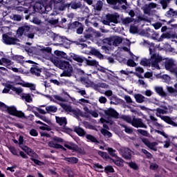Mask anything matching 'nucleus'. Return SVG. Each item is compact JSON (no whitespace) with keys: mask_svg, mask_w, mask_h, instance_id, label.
Returning <instances> with one entry per match:
<instances>
[{"mask_svg":"<svg viewBox=\"0 0 177 177\" xmlns=\"http://www.w3.org/2000/svg\"><path fill=\"white\" fill-rule=\"evenodd\" d=\"M129 167L131 168V169H134V171H138L139 169V166L135 162H127Z\"/></svg>","mask_w":177,"mask_h":177,"instance_id":"a18cd8bd","label":"nucleus"},{"mask_svg":"<svg viewBox=\"0 0 177 177\" xmlns=\"http://www.w3.org/2000/svg\"><path fill=\"white\" fill-rule=\"evenodd\" d=\"M154 91L159 95V96H161L162 97H167V95L165 91H164V88H162V86H155Z\"/></svg>","mask_w":177,"mask_h":177,"instance_id":"412c9836","label":"nucleus"},{"mask_svg":"<svg viewBox=\"0 0 177 177\" xmlns=\"http://www.w3.org/2000/svg\"><path fill=\"white\" fill-rule=\"evenodd\" d=\"M83 125L86 129H93L94 127L88 122H83Z\"/></svg>","mask_w":177,"mask_h":177,"instance_id":"69168bd1","label":"nucleus"},{"mask_svg":"<svg viewBox=\"0 0 177 177\" xmlns=\"http://www.w3.org/2000/svg\"><path fill=\"white\" fill-rule=\"evenodd\" d=\"M140 78L141 79H139L137 82L138 85L139 86H142L143 88H147V84L146 83L145 80H143V77L141 76Z\"/></svg>","mask_w":177,"mask_h":177,"instance_id":"a19ab883","label":"nucleus"},{"mask_svg":"<svg viewBox=\"0 0 177 177\" xmlns=\"http://www.w3.org/2000/svg\"><path fill=\"white\" fill-rule=\"evenodd\" d=\"M132 151L129 148L122 147L119 149V153L124 160H131L132 158Z\"/></svg>","mask_w":177,"mask_h":177,"instance_id":"f8f14e48","label":"nucleus"},{"mask_svg":"<svg viewBox=\"0 0 177 177\" xmlns=\"http://www.w3.org/2000/svg\"><path fill=\"white\" fill-rule=\"evenodd\" d=\"M136 75H137V77H138V78H141L142 75L140 74H143V73H145V70L140 66L136 67Z\"/></svg>","mask_w":177,"mask_h":177,"instance_id":"ea45409f","label":"nucleus"},{"mask_svg":"<svg viewBox=\"0 0 177 177\" xmlns=\"http://www.w3.org/2000/svg\"><path fill=\"white\" fill-rule=\"evenodd\" d=\"M118 19H120V15L117 13L107 14L105 19L102 20V23L105 26H110V23L117 24L118 23Z\"/></svg>","mask_w":177,"mask_h":177,"instance_id":"39448f33","label":"nucleus"},{"mask_svg":"<svg viewBox=\"0 0 177 177\" xmlns=\"http://www.w3.org/2000/svg\"><path fill=\"white\" fill-rule=\"evenodd\" d=\"M50 61L55 67L63 70V72L60 74V77H71L73 75L74 69L73 68V65L68 61L62 60L57 57H51Z\"/></svg>","mask_w":177,"mask_h":177,"instance_id":"f03ea898","label":"nucleus"},{"mask_svg":"<svg viewBox=\"0 0 177 177\" xmlns=\"http://www.w3.org/2000/svg\"><path fill=\"white\" fill-rule=\"evenodd\" d=\"M74 132H75L78 136H82V138L86 135V131H85V130L80 127H74Z\"/></svg>","mask_w":177,"mask_h":177,"instance_id":"a211bd4d","label":"nucleus"},{"mask_svg":"<svg viewBox=\"0 0 177 177\" xmlns=\"http://www.w3.org/2000/svg\"><path fill=\"white\" fill-rule=\"evenodd\" d=\"M16 10L18 13H27V9L24 8L22 6L17 7Z\"/></svg>","mask_w":177,"mask_h":177,"instance_id":"4d7b16f0","label":"nucleus"},{"mask_svg":"<svg viewBox=\"0 0 177 177\" xmlns=\"http://www.w3.org/2000/svg\"><path fill=\"white\" fill-rule=\"evenodd\" d=\"M71 113H72V114H73V115H75L76 118H78V117L80 116L82 117V111L79 109H75L72 108V109L71 110Z\"/></svg>","mask_w":177,"mask_h":177,"instance_id":"c756f323","label":"nucleus"},{"mask_svg":"<svg viewBox=\"0 0 177 177\" xmlns=\"http://www.w3.org/2000/svg\"><path fill=\"white\" fill-rule=\"evenodd\" d=\"M32 23H33L34 24H37V26H39V24H41V23L42 22L41 21V19H39V18L35 17L32 20Z\"/></svg>","mask_w":177,"mask_h":177,"instance_id":"0e129e2a","label":"nucleus"},{"mask_svg":"<svg viewBox=\"0 0 177 177\" xmlns=\"http://www.w3.org/2000/svg\"><path fill=\"white\" fill-rule=\"evenodd\" d=\"M115 158L116 159L114 163L115 165H117V167H124V163L125 161H124V160L119 156L116 157Z\"/></svg>","mask_w":177,"mask_h":177,"instance_id":"473e14b6","label":"nucleus"},{"mask_svg":"<svg viewBox=\"0 0 177 177\" xmlns=\"http://www.w3.org/2000/svg\"><path fill=\"white\" fill-rule=\"evenodd\" d=\"M57 124H59L60 127H66L67 125V118L66 117L55 116Z\"/></svg>","mask_w":177,"mask_h":177,"instance_id":"f3484780","label":"nucleus"},{"mask_svg":"<svg viewBox=\"0 0 177 177\" xmlns=\"http://www.w3.org/2000/svg\"><path fill=\"white\" fill-rule=\"evenodd\" d=\"M142 10H143L145 15H147L150 16L151 15V10L148 4H145L143 7L141 8Z\"/></svg>","mask_w":177,"mask_h":177,"instance_id":"c9c22d12","label":"nucleus"},{"mask_svg":"<svg viewBox=\"0 0 177 177\" xmlns=\"http://www.w3.org/2000/svg\"><path fill=\"white\" fill-rule=\"evenodd\" d=\"M174 13L175 10L173 8H169V10L167 12L166 15L167 17H174Z\"/></svg>","mask_w":177,"mask_h":177,"instance_id":"680f3d73","label":"nucleus"},{"mask_svg":"<svg viewBox=\"0 0 177 177\" xmlns=\"http://www.w3.org/2000/svg\"><path fill=\"white\" fill-rule=\"evenodd\" d=\"M28 31H30L28 32ZM26 32H28L26 36L27 37V38L30 39H34V37L35 36V32H34V30H31V28L28 26H23L19 27L17 30V35L18 37H22V35L24 34H26Z\"/></svg>","mask_w":177,"mask_h":177,"instance_id":"20e7f679","label":"nucleus"},{"mask_svg":"<svg viewBox=\"0 0 177 177\" xmlns=\"http://www.w3.org/2000/svg\"><path fill=\"white\" fill-rule=\"evenodd\" d=\"M9 151H10V153H12V154H13V156H19V153L17 152V149H16V148L15 147H8Z\"/></svg>","mask_w":177,"mask_h":177,"instance_id":"8fccbe9b","label":"nucleus"},{"mask_svg":"<svg viewBox=\"0 0 177 177\" xmlns=\"http://www.w3.org/2000/svg\"><path fill=\"white\" fill-rule=\"evenodd\" d=\"M21 99L25 100L27 103H31V102H32V97H31L30 93H23L21 95Z\"/></svg>","mask_w":177,"mask_h":177,"instance_id":"b1692460","label":"nucleus"},{"mask_svg":"<svg viewBox=\"0 0 177 177\" xmlns=\"http://www.w3.org/2000/svg\"><path fill=\"white\" fill-rule=\"evenodd\" d=\"M59 106H61L62 109L64 110L66 113H71L73 107H71L70 105H68L67 104H64L63 102L59 103Z\"/></svg>","mask_w":177,"mask_h":177,"instance_id":"2f4dec72","label":"nucleus"},{"mask_svg":"<svg viewBox=\"0 0 177 177\" xmlns=\"http://www.w3.org/2000/svg\"><path fill=\"white\" fill-rule=\"evenodd\" d=\"M121 127H122V128H124L126 133H132L133 132V130H132L131 127H128L124 124H121Z\"/></svg>","mask_w":177,"mask_h":177,"instance_id":"13d9d810","label":"nucleus"},{"mask_svg":"<svg viewBox=\"0 0 177 177\" xmlns=\"http://www.w3.org/2000/svg\"><path fill=\"white\" fill-rule=\"evenodd\" d=\"M127 64L129 66V67H136V63L133 62V59H128Z\"/></svg>","mask_w":177,"mask_h":177,"instance_id":"bf43d9fd","label":"nucleus"},{"mask_svg":"<svg viewBox=\"0 0 177 177\" xmlns=\"http://www.w3.org/2000/svg\"><path fill=\"white\" fill-rule=\"evenodd\" d=\"M171 33L169 32H165V33H162L161 35V36L160 37V38L158 39V41L161 42V41H164V39H169V38H171Z\"/></svg>","mask_w":177,"mask_h":177,"instance_id":"58836bf2","label":"nucleus"},{"mask_svg":"<svg viewBox=\"0 0 177 177\" xmlns=\"http://www.w3.org/2000/svg\"><path fill=\"white\" fill-rule=\"evenodd\" d=\"M104 171L105 172H111V173L115 172L114 168H113V166H110V165L106 166L104 167Z\"/></svg>","mask_w":177,"mask_h":177,"instance_id":"e2e57ef3","label":"nucleus"},{"mask_svg":"<svg viewBox=\"0 0 177 177\" xmlns=\"http://www.w3.org/2000/svg\"><path fill=\"white\" fill-rule=\"evenodd\" d=\"M73 28H75L77 34H82L84 32V25L80 21L73 23Z\"/></svg>","mask_w":177,"mask_h":177,"instance_id":"2eb2a0df","label":"nucleus"},{"mask_svg":"<svg viewBox=\"0 0 177 177\" xmlns=\"http://www.w3.org/2000/svg\"><path fill=\"white\" fill-rule=\"evenodd\" d=\"M94 9L97 10V12H100L103 9V1H97L95 6H94Z\"/></svg>","mask_w":177,"mask_h":177,"instance_id":"4c0bfd02","label":"nucleus"},{"mask_svg":"<svg viewBox=\"0 0 177 177\" xmlns=\"http://www.w3.org/2000/svg\"><path fill=\"white\" fill-rule=\"evenodd\" d=\"M131 124L134 128H145V129L147 128V125L143 123L142 118H138L136 116H133Z\"/></svg>","mask_w":177,"mask_h":177,"instance_id":"1a4fd4ad","label":"nucleus"},{"mask_svg":"<svg viewBox=\"0 0 177 177\" xmlns=\"http://www.w3.org/2000/svg\"><path fill=\"white\" fill-rule=\"evenodd\" d=\"M122 118L124 121H126V122H128V124L132 123L133 118H131V116L123 115V116H122Z\"/></svg>","mask_w":177,"mask_h":177,"instance_id":"09e8293b","label":"nucleus"},{"mask_svg":"<svg viewBox=\"0 0 177 177\" xmlns=\"http://www.w3.org/2000/svg\"><path fill=\"white\" fill-rule=\"evenodd\" d=\"M15 60L18 62L20 63L21 64H22L23 63H24V57L21 56V55H17L15 57Z\"/></svg>","mask_w":177,"mask_h":177,"instance_id":"864d4df0","label":"nucleus"},{"mask_svg":"<svg viewBox=\"0 0 177 177\" xmlns=\"http://www.w3.org/2000/svg\"><path fill=\"white\" fill-rule=\"evenodd\" d=\"M12 64H13L12 60L8 58L2 57V66H6L7 68H10V66H12Z\"/></svg>","mask_w":177,"mask_h":177,"instance_id":"a878e982","label":"nucleus"},{"mask_svg":"<svg viewBox=\"0 0 177 177\" xmlns=\"http://www.w3.org/2000/svg\"><path fill=\"white\" fill-rule=\"evenodd\" d=\"M64 160L69 164H77L78 162V159L75 157L65 158Z\"/></svg>","mask_w":177,"mask_h":177,"instance_id":"e433bc0d","label":"nucleus"},{"mask_svg":"<svg viewBox=\"0 0 177 177\" xmlns=\"http://www.w3.org/2000/svg\"><path fill=\"white\" fill-rule=\"evenodd\" d=\"M165 67L167 71H170V73H174L175 74L177 64H175V61L173 59H169L165 61Z\"/></svg>","mask_w":177,"mask_h":177,"instance_id":"9d476101","label":"nucleus"},{"mask_svg":"<svg viewBox=\"0 0 177 177\" xmlns=\"http://www.w3.org/2000/svg\"><path fill=\"white\" fill-rule=\"evenodd\" d=\"M93 88L95 91H100V88H102V89H109L110 86L106 83L99 82L97 84H95Z\"/></svg>","mask_w":177,"mask_h":177,"instance_id":"aec40b11","label":"nucleus"},{"mask_svg":"<svg viewBox=\"0 0 177 177\" xmlns=\"http://www.w3.org/2000/svg\"><path fill=\"white\" fill-rule=\"evenodd\" d=\"M144 43L148 44L149 45V53L151 55L150 59L142 58L140 61L141 66L145 67H151L152 70H160V64L164 60L162 56L160 54L156 53V46L154 44L148 43L147 41H145Z\"/></svg>","mask_w":177,"mask_h":177,"instance_id":"f257e3e1","label":"nucleus"},{"mask_svg":"<svg viewBox=\"0 0 177 177\" xmlns=\"http://www.w3.org/2000/svg\"><path fill=\"white\" fill-rule=\"evenodd\" d=\"M100 132H101L102 135L106 136V138H111V136H113V134H111V133L110 131H109V130L101 129Z\"/></svg>","mask_w":177,"mask_h":177,"instance_id":"de8ad7c7","label":"nucleus"},{"mask_svg":"<svg viewBox=\"0 0 177 177\" xmlns=\"http://www.w3.org/2000/svg\"><path fill=\"white\" fill-rule=\"evenodd\" d=\"M82 8L81 2H71V9H80Z\"/></svg>","mask_w":177,"mask_h":177,"instance_id":"79ce46f5","label":"nucleus"},{"mask_svg":"<svg viewBox=\"0 0 177 177\" xmlns=\"http://www.w3.org/2000/svg\"><path fill=\"white\" fill-rule=\"evenodd\" d=\"M104 44H108V45H113V46H118L120 44L122 43V37L118 36H112L111 37L104 39Z\"/></svg>","mask_w":177,"mask_h":177,"instance_id":"423d86ee","label":"nucleus"},{"mask_svg":"<svg viewBox=\"0 0 177 177\" xmlns=\"http://www.w3.org/2000/svg\"><path fill=\"white\" fill-rule=\"evenodd\" d=\"M91 53L93 55H95V56H97L99 57V59H103V55H102V53H100V52H99V50L93 48L91 49Z\"/></svg>","mask_w":177,"mask_h":177,"instance_id":"c03bdc74","label":"nucleus"},{"mask_svg":"<svg viewBox=\"0 0 177 177\" xmlns=\"http://www.w3.org/2000/svg\"><path fill=\"white\" fill-rule=\"evenodd\" d=\"M71 58L73 59V60H75V62H77V63H84L85 60L84 57L75 54H73L71 55Z\"/></svg>","mask_w":177,"mask_h":177,"instance_id":"393cba45","label":"nucleus"},{"mask_svg":"<svg viewBox=\"0 0 177 177\" xmlns=\"http://www.w3.org/2000/svg\"><path fill=\"white\" fill-rule=\"evenodd\" d=\"M105 150H106V151H108L109 156H111V157H113L114 158L118 157L117 155V151L111 147H107L105 149Z\"/></svg>","mask_w":177,"mask_h":177,"instance_id":"bb28decb","label":"nucleus"},{"mask_svg":"<svg viewBox=\"0 0 177 177\" xmlns=\"http://www.w3.org/2000/svg\"><path fill=\"white\" fill-rule=\"evenodd\" d=\"M104 114L108 117H112V118H119L120 114L113 108H109L104 111Z\"/></svg>","mask_w":177,"mask_h":177,"instance_id":"4468645a","label":"nucleus"},{"mask_svg":"<svg viewBox=\"0 0 177 177\" xmlns=\"http://www.w3.org/2000/svg\"><path fill=\"white\" fill-rule=\"evenodd\" d=\"M17 85H21L24 86V88H29L30 91H35L36 86L32 83L28 82H18L17 83Z\"/></svg>","mask_w":177,"mask_h":177,"instance_id":"6ab92c4d","label":"nucleus"},{"mask_svg":"<svg viewBox=\"0 0 177 177\" xmlns=\"http://www.w3.org/2000/svg\"><path fill=\"white\" fill-rule=\"evenodd\" d=\"M2 39L3 44L6 45H16L17 43L20 42V40H19L17 37H12L8 34H3Z\"/></svg>","mask_w":177,"mask_h":177,"instance_id":"6e6552de","label":"nucleus"},{"mask_svg":"<svg viewBox=\"0 0 177 177\" xmlns=\"http://www.w3.org/2000/svg\"><path fill=\"white\" fill-rule=\"evenodd\" d=\"M133 21V19L131 17H126L122 20L123 24H129V23H132Z\"/></svg>","mask_w":177,"mask_h":177,"instance_id":"338daca9","label":"nucleus"},{"mask_svg":"<svg viewBox=\"0 0 177 177\" xmlns=\"http://www.w3.org/2000/svg\"><path fill=\"white\" fill-rule=\"evenodd\" d=\"M150 32L152 33L151 36L152 39L157 40L158 39V37L160 35H158L157 32H155L153 30H150Z\"/></svg>","mask_w":177,"mask_h":177,"instance_id":"052dcab7","label":"nucleus"},{"mask_svg":"<svg viewBox=\"0 0 177 177\" xmlns=\"http://www.w3.org/2000/svg\"><path fill=\"white\" fill-rule=\"evenodd\" d=\"M80 82H82V84L85 85L86 88H89L90 86H92V81H91V80H89L88 77H81Z\"/></svg>","mask_w":177,"mask_h":177,"instance_id":"4be33fe9","label":"nucleus"},{"mask_svg":"<svg viewBox=\"0 0 177 177\" xmlns=\"http://www.w3.org/2000/svg\"><path fill=\"white\" fill-rule=\"evenodd\" d=\"M20 148L24 150V151L26 152L28 156H30V157H35V158H38V154L34 151V150H32L30 147L25 146V145H21Z\"/></svg>","mask_w":177,"mask_h":177,"instance_id":"ddd939ff","label":"nucleus"},{"mask_svg":"<svg viewBox=\"0 0 177 177\" xmlns=\"http://www.w3.org/2000/svg\"><path fill=\"white\" fill-rule=\"evenodd\" d=\"M46 111H47L48 114H50V113H56V111H57V106L54 105H48L46 106Z\"/></svg>","mask_w":177,"mask_h":177,"instance_id":"cd10ccee","label":"nucleus"},{"mask_svg":"<svg viewBox=\"0 0 177 177\" xmlns=\"http://www.w3.org/2000/svg\"><path fill=\"white\" fill-rule=\"evenodd\" d=\"M142 142L148 147V149H150V150H153V151H157V146H158V143L156 142H150V140H149V138H142Z\"/></svg>","mask_w":177,"mask_h":177,"instance_id":"9b49d317","label":"nucleus"},{"mask_svg":"<svg viewBox=\"0 0 177 177\" xmlns=\"http://www.w3.org/2000/svg\"><path fill=\"white\" fill-rule=\"evenodd\" d=\"M49 147H52L53 149H59L62 147L61 145L57 144L55 141H50L48 142Z\"/></svg>","mask_w":177,"mask_h":177,"instance_id":"37998d69","label":"nucleus"},{"mask_svg":"<svg viewBox=\"0 0 177 177\" xmlns=\"http://www.w3.org/2000/svg\"><path fill=\"white\" fill-rule=\"evenodd\" d=\"M134 98L137 103H145V102H146V97L143 96L142 94H136Z\"/></svg>","mask_w":177,"mask_h":177,"instance_id":"5701e85b","label":"nucleus"},{"mask_svg":"<svg viewBox=\"0 0 177 177\" xmlns=\"http://www.w3.org/2000/svg\"><path fill=\"white\" fill-rule=\"evenodd\" d=\"M88 66H95V67H97L99 66V62H97L96 60H88L87 61Z\"/></svg>","mask_w":177,"mask_h":177,"instance_id":"3c124183","label":"nucleus"},{"mask_svg":"<svg viewBox=\"0 0 177 177\" xmlns=\"http://www.w3.org/2000/svg\"><path fill=\"white\" fill-rule=\"evenodd\" d=\"M98 102L102 104H106V103H107V98L104 96H101L99 97Z\"/></svg>","mask_w":177,"mask_h":177,"instance_id":"774afa93","label":"nucleus"},{"mask_svg":"<svg viewBox=\"0 0 177 177\" xmlns=\"http://www.w3.org/2000/svg\"><path fill=\"white\" fill-rule=\"evenodd\" d=\"M32 75H36L37 77H41V73H42V68H39L38 66H33L30 70Z\"/></svg>","mask_w":177,"mask_h":177,"instance_id":"dca6fc26","label":"nucleus"},{"mask_svg":"<svg viewBox=\"0 0 177 177\" xmlns=\"http://www.w3.org/2000/svg\"><path fill=\"white\" fill-rule=\"evenodd\" d=\"M149 119L151 120V122L153 123L155 127H158L159 128H162V125L158 122H157L158 120L157 118L153 116V115H149Z\"/></svg>","mask_w":177,"mask_h":177,"instance_id":"72a5a7b5","label":"nucleus"},{"mask_svg":"<svg viewBox=\"0 0 177 177\" xmlns=\"http://www.w3.org/2000/svg\"><path fill=\"white\" fill-rule=\"evenodd\" d=\"M6 111H8L10 115H14L18 118H26V115L21 111H17L15 106H7Z\"/></svg>","mask_w":177,"mask_h":177,"instance_id":"0eeeda50","label":"nucleus"},{"mask_svg":"<svg viewBox=\"0 0 177 177\" xmlns=\"http://www.w3.org/2000/svg\"><path fill=\"white\" fill-rule=\"evenodd\" d=\"M141 151H142V153H143L145 154V156H146L147 158H149V160H151V158H153V154H151L147 150H146L145 149H142Z\"/></svg>","mask_w":177,"mask_h":177,"instance_id":"49530a36","label":"nucleus"},{"mask_svg":"<svg viewBox=\"0 0 177 177\" xmlns=\"http://www.w3.org/2000/svg\"><path fill=\"white\" fill-rule=\"evenodd\" d=\"M31 161H33V162H35V164H36V165H44V162H41V160H39L37 159H35V157H31L30 158Z\"/></svg>","mask_w":177,"mask_h":177,"instance_id":"603ef678","label":"nucleus"},{"mask_svg":"<svg viewBox=\"0 0 177 177\" xmlns=\"http://www.w3.org/2000/svg\"><path fill=\"white\" fill-rule=\"evenodd\" d=\"M77 103H79V104H81L82 106H85V104H88V103H89V100H85L84 98H81L79 100Z\"/></svg>","mask_w":177,"mask_h":177,"instance_id":"6e6d98bb","label":"nucleus"},{"mask_svg":"<svg viewBox=\"0 0 177 177\" xmlns=\"http://www.w3.org/2000/svg\"><path fill=\"white\" fill-rule=\"evenodd\" d=\"M171 1L172 0H160L159 3L161 5L162 8L165 10L167 8H168L169 3H171Z\"/></svg>","mask_w":177,"mask_h":177,"instance_id":"c85d7f7f","label":"nucleus"},{"mask_svg":"<svg viewBox=\"0 0 177 177\" xmlns=\"http://www.w3.org/2000/svg\"><path fill=\"white\" fill-rule=\"evenodd\" d=\"M13 92H15V93H17V95H21V93H23V88L21 87H15L13 88Z\"/></svg>","mask_w":177,"mask_h":177,"instance_id":"5fc2aeb1","label":"nucleus"},{"mask_svg":"<svg viewBox=\"0 0 177 177\" xmlns=\"http://www.w3.org/2000/svg\"><path fill=\"white\" fill-rule=\"evenodd\" d=\"M74 88L75 89L76 93H79L81 95V96H83V97L88 98V97H86V91H85V89H82L77 86H75Z\"/></svg>","mask_w":177,"mask_h":177,"instance_id":"7c9ffc66","label":"nucleus"},{"mask_svg":"<svg viewBox=\"0 0 177 177\" xmlns=\"http://www.w3.org/2000/svg\"><path fill=\"white\" fill-rule=\"evenodd\" d=\"M86 138L87 139V140H88V142H92L93 143H99V141L97 140V139H96V138L91 134H86Z\"/></svg>","mask_w":177,"mask_h":177,"instance_id":"f704fd0d","label":"nucleus"},{"mask_svg":"<svg viewBox=\"0 0 177 177\" xmlns=\"http://www.w3.org/2000/svg\"><path fill=\"white\" fill-rule=\"evenodd\" d=\"M151 111H156V115L159 117L162 121L168 124L169 125H172V127H177V124L172 120L171 117L167 115H162L161 114H168V108L164 106V109L157 108L156 109H151Z\"/></svg>","mask_w":177,"mask_h":177,"instance_id":"7ed1b4c3","label":"nucleus"}]
</instances>
